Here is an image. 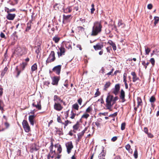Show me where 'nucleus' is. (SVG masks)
<instances>
[{"instance_id":"bf43d9fd","label":"nucleus","mask_w":159,"mask_h":159,"mask_svg":"<svg viewBox=\"0 0 159 159\" xmlns=\"http://www.w3.org/2000/svg\"><path fill=\"white\" fill-rule=\"evenodd\" d=\"M50 84V82L48 81H46L44 82V84L48 86Z\"/></svg>"},{"instance_id":"c9c22d12","label":"nucleus","mask_w":159,"mask_h":159,"mask_svg":"<svg viewBox=\"0 0 159 159\" xmlns=\"http://www.w3.org/2000/svg\"><path fill=\"white\" fill-rule=\"evenodd\" d=\"M94 5L93 4H92L91 5V7H92V8L91 9V13L92 14L93 13L94 11L95 10V9L94 8Z\"/></svg>"},{"instance_id":"774afa93","label":"nucleus","mask_w":159,"mask_h":159,"mask_svg":"<svg viewBox=\"0 0 159 159\" xmlns=\"http://www.w3.org/2000/svg\"><path fill=\"white\" fill-rule=\"evenodd\" d=\"M114 159H120V156H116L114 158Z\"/></svg>"},{"instance_id":"c756f323","label":"nucleus","mask_w":159,"mask_h":159,"mask_svg":"<svg viewBox=\"0 0 159 159\" xmlns=\"http://www.w3.org/2000/svg\"><path fill=\"white\" fill-rule=\"evenodd\" d=\"M100 93L99 91V89H97V91L96 93L95 94V97H97V96L100 95Z\"/></svg>"},{"instance_id":"c03bdc74","label":"nucleus","mask_w":159,"mask_h":159,"mask_svg":"<svg viewBox=\"0 0 159 159\" xmlns=\"http://www.w3.org/2000/svg\"><path fill=\"white\" fill-rule=\"evenodd\" d=\"M117 139V137L116 136L113 137L111 139V140L112 142L115 141Z\"/></svg>"},{"instance_id":"e2e57ef3","label":"nucleus","mask_w":159,"mask_h":159,"mask_svg":"<svg viewBox=\"0 0 159 159\" xmlns=\"http://www.w3.org/2000/svg\"><path fill=\"white\" fill-rule=\"evenodd\" d=\"M0 36L2 38H4L5 37L4 34L2 32L0 34Z\"/></svg>"},{"instance_id":"0eeeda50","label":"nucleus","mask_w":159,"mask_h":159,"mask_svg":"<svg viewBox=\"0 0 159 159\" xmlns=\"http://www.w3.org/2000/svg\"><path fill=\"white\" fill-rule=\"evenodd\" d=\"M87 128H85L84 130H83L82 132L80 133H79L77 134L78 136V139L77 140V141L78 142H80L81 141V139L82 137L84 135V133L85 132V131L87 130Z\"/></svg>"},{"instance_id":"2eb2a0df","label":"nucleus","mask_w":159,"mask_h":159,"mask_svg":"<svg viewBox=\"0 0 159 159\" xmlns=\"http://www.w3.org/2000/svg\"><path fill=\"white\" fill-rule=\"evenodd\" d=\"M137 107L140 108H141L142 107V101L141 99L139 97H138L137 98Z\"/></svg>"},{"instance_id":"0e129e2a","label":"nucleus","mask_w":159,"mask_h":159,"mask_svg":"<svg viewBox=\"0 0 159 159\" xmlns=\"http://www.w3.org/2000/svg\"><path fill=\"white\" fill-rule=\"evenodd\" d=\"M29 120L30 122L31 125H33L34 124V120Z\"/></svg>"},{"instance_id":"cd10ccee","label":"nucleus","mask_w":159,"mask_h":159,"mask_svg":"<svg viewBox=\"0 0 159 159\" xmlns=\"http://www.w3.org/2000/svg\"><path fill=\"white\" fill-rule=\"evenodd\" d=\"M150 49L149 48H145V51L146 55H148L149 53L150 52Z\"/></svg>"},{"instance_id":"4468645a","label":"nucleus","mask_w":159,"mask_h":159,"mask_svg":"<svg viewBox=\"0 0 159 159\" xmlns=\"http://www.w3.org/2000/svg\"><path fill=\"white\" fill-rule=\"evenodd\" d=\"M54 107L55 109L58 111L61 110L62 108V107L60 104L57 103H55Z\"/></svg>"},{"instance_id":"49530a36","label":"nucleus","mask_w":159,"mask_h":159,"mask_svg":"<svg viewBox=\"0 0 159 159\" xmlns=\"http://www.w3.org/2000/svg\"><path fill=\"white\" fill-rule=\"evenodd\" d=\"M31 28L30 25L29 24H28L27 26L26 30V31H28Z\"/></svg>"},{"instance_id":"58836bf2","label":"nucleus","mask_w":159,"mask_h":159,"mask_svg":"<svg viewBox=\"0 0 159 159\" xmlns=\"http://www.w3.org/2000/svg\"><path fill=\"white\" fill-rule=\"evenodd\" d=\"M155 100V98L153 96H152L150 99V101L151 102H154Z\"/></svg>"},{"instance_id":"6e6d98bb","label":"nucleus","mask_w":159,"mask_h":159,"mask_svg":"<svg viewBox=\"0 0 159 159\" xmlns=\"http://www.w3.org/2000/svg\"><path fill=\"white\" fill-rule=\"evenodd\" d=\"M95 125L98 127H100V123H99L98 121L95 122Z\"/></svg>"},{"instance_id":"c85d7f7f","label":"nucleus","mask_w":159,"mask_h":159,"mask_svg":"<svg viewBox=\"0 0 159 159\" xmlns=\"http://www.w3.org/2000/svg\"><path fill=\"white\" fill-rule=\"evenodd\" d=\"M57 151H58L59 153H60L62 151V148L61 145H59L58 148L57 149Z\"/></svg>"},{"instance_id":"f3484780","label":"nucleus","mask_w":159,"mask_h":159,"mask_svg":"<svg viewBox=\"0 0 159 159\" xmlns=\"http://www.w3.org/2000/svg\"><path fill=\"white\" fill-rule=\"evenodd\" d=\"M125 148L129 152L132 153V149L131 148V147L130 145L129 144H127L125 146Z\"/></svg>"},{"instance_id":"09e8293b","label":"nucleus","mask_w":159,"mask_h":159,"mask_svg":"<svg viewBox=\"0 0 159 159\" xmlns=\"http://www.w3.org/2000/svg\"><path fill=\"white\" fill-rule=\"evenodd\" d=\"M112 46L113 48V49L115 51L116 49V47L115 44L114 43V44H112Z\"/></svg>"},{"instance_id":"f8f14e48","label":"nucleus","mask_w":159,"mask_h":159,"mask_svg":"<svg viewBox=\"0 0 159 159\" xmlns=\"http://www.w3.org/2000/svg\"><path fill=\"white\" fill-rule=\"evenodd\" d=\"M93 48L96 50H100L103 48V45L102 44L98 43L96 45L93 46Z\"/></svg>"},{"instance_id":"7c9ffc66","label":"nucleus","mask_w":159,"mask_h":159,"mask_svg":"<svg viewBox=\"0 0 159 159\" xmlns=\"http://www.w3.org/2000/svg\"><path fill=\"white\" fill-rule=\"evenodd\" d=\"M57 133L59 135H63V134L62 129L61 130L60 129H58L57 131Z\"/></svg>"},{"instance_id":"393cba45","label":"nucleus","mask_w":159,"mask_h":159,"mask_svg":"<svg viewBox=\"0 0 159 159\" xmlns=\"http://www.w3.org/2000/svg\"><path fill=\"white\" fill-rule=\"evenodd\" d=\"M52 152H51V151H50V152L48 154V155H50V157L52 158H53L54 157V155H52V156H51V155L53 153H54V154H56V151L55 150L53 151L52 150Z\"/></svg>"},{"instance_id":"69168bd1","label":"nucleus","mask_w":159,"mask_h":159,"mask_svg":"<svg viewBox=\"0 0 159 159\" xmlns=\"http://www.w3.org/2000/svg\"><path fill=\"white\" fill-rule=\"evenodd\" d=\"M79 30H81V31H84V29L82 27H78Z\"/></svg>"},{"instance_id":"6ab92c4d","label":"nucleus","mask_w":159,"mask_h":159,"mask_svg":"<svg viewBox=\"0 0 159 159\" xmlns=\"http://www.w3.org/2000/svg\"><path fill=\"white\" fill-rule=\"evenodd\" d=\"M72 11V8L71 7H68L64 10V12L66 13H70Z\"/></svg>"},{"instance_id":"ddd939ff","label":"nucleus","mask_w":159,"mask_h":159,"mask_svg":"<svg viewBox=\"0 0 159 159\" xmlns=\"http://www.w3.org/2000/svg\"><path fill=\"white\" fill-rule=\"evenodd\" d=\"M52 84L53 85H57L59 80V79L57 77H54L52 78Z\"/></svg>"},{"instance_id":"f257e3e1","label":"nucleus","mask_w":159,"mask_h":159,"mask_svg":"<svg viewBox=\"0 0 159 159\" xmlns=\"http://www.w3.org/2000/svg\"><path fill=\"white\" fill-rule=\"evenodd\" d=\"M118 99V97H114L111 95H108L106 99V107L109 110L111 109Z\"/></svg>"},{"instance_id":"603ef678","label":"nucleus","mask_w":159,"mask_h":159,"mask_svg":"<svg viewBox=\"0 0 159 159\" xmlns=\"http://www.w3.org/2000/svg\"><path fill=\"white\" fill-rule=\"evenodd\" d=\"M82 100L81 98H80L78 100V102L79 103V104L80 105H81L82 102Z\"/></svg>"},{"instance_id":"f03ea898","label":"nucleus","mask_w":159,"mask_h":159,"mask_svg":"<svg viewBox=\"0 0 159 159\" xmlns=\"http://www.w3.org/2000/svg\"><path fill=\"white\" fill-rule=\"evenodd\" d=\"M102 26L101 23L99 22H95L92 28L91 35L96 36L101 31Z\"/></svg>"},{"instance_id":"473e14b6","label":"nucleus","mask_w":159,"mask_h":159,"mask_svg":"<svg viewBox=\"0 0 159 159\" xmlns=\"http://www.w3.org/2000/svg\"><path fill=\"white\" fill-rule=\"evenodd\" d=\"M54 146V145L53 144V142H51V145L49 147L50 151H51V152H52V149L53 148V147Z\"/></svg>"},{"instance_id":"f704fd0d","label":"nucleus","mask_w":159,"mask_h":159,"mask_svg":"<svg viewBox=\"0 0 159 159\" xmlns=\"http://www.w3.org/2000/svg\"><path fill=\"white\" fill-rule=\"evenodd\" d=\"M150 61L151 63L152 64L153 66H154L155 64V61L153 58H151L150 60Z\"/></svg>"},{"instance_id":"72a5a7b5","label":"nucleus","mask_w":159,"mask_h":159,"mask_svg":"<svg viewBox=\"0 0 159 159\" xmlns=\"http://www.w3.org/2000/svg\"><path fill=\"white\" fill-rule=\"evenodd\" d=\"M125 123H123L121 125V129L122 130H124L125 128Z\"/></svg>"},{"instance_id":"7ed1b4c3","label":"nucleus","mask_w":159,"mask_h":159,"mask_svg":"<svg viewBox=\"0 0 159 159\" xmlns=\"http://www.w3.org/2000/svg\"><path fill=\"white\" fill-rule=\"evenodd\" d=\"M15 52L18 55L20 56L22 55L25 54L26 52V49L23 47H17L15 50Z\"/></svg>"},{"instance_id":"8fccbe9b","label":"nucleus","mask_w":159,"mask_h":159,"mask_svg":"<svg viewBox=\"0 0 159 159\" xmlns=\"http://www.w3.org/2000/svg\"><path fill=\"white\" fill-rule=\"evenodd\" d=\"M75 114L74 113H72L71 114V116L70 117V118L72 119H74L75 118Z\"/></svg>"},{"instance_id":"a211bd4d","label":"nucleus","mask_w":159,"mask_h":159,"mask_svg":"<svg viewBox=\"0 0 159 159\" xmlns=\"http://www.w3.org/2000/svg\"><path fill=\"white\" fill-rule=\"evenodd\" d=\"M37 69V65L36 63L33 64L31 67V71L32 72L36 71Z\"/></svg>"},{"instance_id":"39448f33","label":"nucleus","mask_w":159,"mask_h":159,"mask_svg":"<svg viewBox=\"0 0 159 159\" xmlns=\"http://www.w3.org/2000/svg\"><path fill=\"white\" fill-rule=\"evenodd\" d=\"M55 59V53L54 51H52L51 52L47 60V62L49 63L53 61H54Z\"/></svg>"},{"instance_id":"6e6552de","label":"nucleus","mask_w":159,"mask_h":159,"mask_svg":"<svg viewBox=\"0 0 159 159\" xmlns=\"http://www.w3.org/2000/svg\"><path fill=\"white\" fill-rule=\"evenodd\" d=\"M61 66L59 65L54 67L52 69L53 71L56 72L57 74H59L61 71Z\"/></svg>"},{"instance_id":"37998d69","label":"nucleus","mask_w":159,"mask_h":159,"mask_svg":"<svg viewBox=\"0 0 159 159\" xmlns=\"http://www.w3.org/2000/svg\"><path fill=\"white\" fill-rule=\"evenodd\" d=\"M143 130H144V132L146 134H147L149 132H148V129L147 128V127H144V129H143Z\"/></svg>"},{"instance_id":"bb28decb","label":"nucleus","mask_w":159,"mask_h":159,"mask_svg":"<svg viewBox=\"0 0 159 159\" xmlns=\"http://www.w3.org/2000/svg\"><path fill=\"white\" fill-rule=\"evenodd\" d=\"M79 107V106L77 103H75L72 105V108L77 110H78Z\"/></svg>"},{"instance_id":"dca6fc26","label":"nucleus","mask_w":159,"mask_h":159,"mask_svg":"<svg viewBox=\"0 0 159 159\" xmlns=\"http://www.w3.org/2000/svg\"><path fill=\"white\" fill-rule=\"evenodd\" d=\"M57 121L58 122L61 123L62 124L64 125V128H65L68 125V124H70L71 123V122L69 121H68V120H66L64 122H61V120H57Z\"/></svg>"},{"instance_id":"5701e85b","label":"nucleus","mask_w":159,"mask_h":159,"mask_svg":"<svg viewBox=\"0 0 159 159\" xmlns=\"http://www.w3.org/2000/svg\"><path fill=\"white\" fill-rule=\"evenodd\" d=\"M110 85H111V83L110 82L108 81V82H107L106 83V84L104 85V89H106L107 88H108L110 86Z\"/></svg>"},{"instance_id":"a19ab883","label":"nucleus","mask_w":159,"mask_h":159,"mask_svg":"<svg viewBox=\"0 0 159 159\" xmlns=\"http://www.w3.org/2000/svg\"><path fill=\"white\" fill-rule=\"evenodd\" d=\"M105 154L104 152V150H103L102 151V152L98 156H101L103 157H104L105 156Z\"/></svg>"},{"instance_id":"e433bc0d","label":"nucleus","mask_w":159,"mask_h":159,"mask_svg":"<svg viewBox=\"0 0 159 159\" xmlns=\"http://www.w3.org/2000/svg\"><path fill=\"white\" fill-rule=\"evenodd\" d=\"M89 116V115L87 113H85L82 116V118H83L87 119Z\"/></svg>"},{"instance_id":"a878e982","label":"nucleus","mask_w":159,"mask_h":159,"mask_svg":"<svg viewBox=\"0 0 159 159\" xmlns=\"http://www.w3.org/2000/svg\"><path fill=\"white\" fill-rule=\"evenodd\" d=\"M60 38L57 37H54L53 39V40L54 41L55 43H57L60 40Z\"/></svg>"},{"instance_id":"4be33fe9","label":"nucleus","mask_w":159,"mask_h":159,"mask_svg":"<svg viewBox=\"0 0 159 159\" xmlns=\"http://www.w3.org/2000/svg\"><path fill=\"white\" fill-rule=\"evenodd\" d=\"M125 92L122 89L121 90L120 98L121 99H122L123 100L124 99V98H125Z\"/></svg>"},{"instance_id":"79ce46f5","label":"nucleus","mask_w":159,"mask_h":159,"mask_svg":"<svg viewBox=\"0 0 159 159\" xmlns=\"http://www.w3.org/2000/svg\"><path fill=\"white\" fill-rule=\"evenodd\" d=\"M92 110V108L91 107H89L88 108H87L86 110V111L88 112H89L91 111Z\"/></svg>"},{"instance_id":"052dcab7","label":"nucleus","mask_w":159,"mask_h":159,"mask_svg":"<svg viewBox=\"0 0 159 159\" xmlns=\"http://www.w3.org/2000/svg\"><path fill=\"white\" fill-rule=\"evenodd\" d=\"M34 115H30L29 117V119H33L34 118Z\"/></svg>"},{"instance_id":"4d7b16f0","label":"nucleus","mask_w":159,"mask_h":159,"mask_svg":"<svg viewBox=\"0 0 159 159\" xmlns=\"http://www.w3.org/2000/svg\"><path fill=\"white\" fill-rule=\"evenodd\" d=\"M3 89L1 87H0V96H1L2 95L3 93Z\"/></svg>"},{"instance_id":"13d9d810","label":"nucleus","mask_w":159,"mask_h":159,"mask_svg":"<svg viewBox=\"0 0 159 159\" xmlns=\"http://www.w3.org/2000/svg\"><path fill=\"white\" fill-rule=\"evenodd\" d=\"M68 134L71 136H72L73 135V133L72 130H71L69 132Z\"/></svg>"},{"instance_id":"aec40b11","label":"nucleus","mask_w":159,"mask_h":159,"mask_svg":"<svg viewBox=\"0 0 159 159\" xmlns=\"http://www.w3.org/2000/svg\"><path fill=\"white\" fill-rule=\"evenodd\" d=\"M79 127V122H77L76 124L73 126V128L75 130H77Z\"/></svg>"},{"instance_id":"9d476101","label":"nucleus","mask_w":159,"mask_h":159,"mask_svg":"<svg viewBox=\"0 0 159 159\" xmlns=\"http://www.w3.org/2000/svg\"><path fill=\"white\" fill-rule=\"evenodd\" d=\"M15 16L16 14H12L9 13H8V14L6 16V18L8 20H12L14 19Z\"/></svg>"},{"instance_id":"5fc2aeb1","label":"nucleus","mask_w":159,"mask_h":159,"mask_svg":"<svg viewBox=\"0 0 159 159\" xmlns=\"http://www.w3.org/2000/svg\"><path fill=\"white\" fill-rule=\"evenodd\" d=\"M133 81L134 82H135L138 79H137V78L136 76H135L133 77Z\"/></svg>"},{"instance_id":"423d86ee","label":"nucleus","mask_w":159,"mask_h":159,"mask_svg":"<svg viewBox=\"0 0 159 159\" xmlns=\"http://www.w3.org/2000/svg\"><path fill=\"white\" fill-rule=\"evenodd\" d=\"M67 152L68 154L70 153L71 149L73 148V146L71 141L68 142L66 144Z\"/></svg>"},{"instance_id":"de8ad7c7","label":"nucleus","mask_w":159,"mask_h":159,"mask_svg":"<svg viewBox=\"0 0 159 159\" xmlns=\"http://www.w3.org/2000/svg\"><path fill=\"white\" fill-rule=\"evenodd\" d=\"M148 8L149 9H151L152 8V6L151 4H149L147 6Z\"/></svg>"},{"instance_id":"412c9836","label":"nucleus","mask_w":159,"mask_h":159,"mask_svg":"<svg viewBox=\"0 0 159 159\" xmlns=\"http://www.w3.org/2000/svg\"><path fill=\"white\" fill-rule=\"evenodd\" d=\"M33 105L34 107H36L39 110L41 109V106L40 103H38L37 104H35L34 103H33Z\"/></svg>"},{"instance_id":"338daca9","label":"nucleus","mask_w":159,"mask_h":159,"mask_svg":"<svg viewBox=\"0 0 159 159\" xmlns=\"http://www.w3.org/2000/svg\"><path fill=\"white\" fill-rule=\"evenodd\" d=\"M98 159H105V157H103L102 156H98Z\"/></svg>"},{"instance_id":"4c0bfd02","label":"nucleus","mask_w":159,"mask_h":159,"mask_svg":"<svg viewBox=\"0 0 159 159\" xmlns=\"http://www.w3.org/2000/svg\"><path fill=\"white\" fill-rule=\"evenodd\" d=\"M4 124L6 129L8 128L10 126V124L7 121Z\"/></svg>"},{"instance_id":"3c124183","label":"nucleus","mask_w":159,"mask_h":159,"mask_svg":"<svg viewBox=\"0 0 159 159\" xmlns=\"http://www.w3.org/2000/svg\"><path fill=\"white\" fill-rule=\"evenodd\" d=\"M15 10V9H12L8 10L7 12L8 13H10V12L14 11Z\"/></svg>"},{"instance_id":"2f4dec72","label":"nucleus","mask_w":159,"mask_h":159,"mask_svg":"<svg viewBox=\"0 0 159 159\" xmlns=\"http://www.w3.org/2000/svg\"><path fill=\"white\" fill-rule=\"evenodd\" d=\"M134 156L135 158L136 159L138 158V151L136 149L134 151Z\"/></svg>"},{"instance_id":"20e7f679","label":"nucleus","mask_w":159,"mask_h":159,"mask_svg":"<svg viewBox=\"0 0 159 159\" xmlns=\"http://www.w3.org/2000/svg\"><path fill=\"white\" fill-rule=\"evenodd\" d=\"M22 126L25 131L27 133L30 131V128L26 120H23L22 122Z\"/></svg>"},{"instance_id":"ea45409f","label":"nucleus","mask_w":159,"mask_h":159,"mask_svg":"<svg viewBox=\"0 0 159 159\" xmlns=\"http://www.w3.org/2000/svg\"><path fill=\"white\" fill-rule=\"evenodd\" d=\"M147 134L148 137L150 138H152L154 137L153 135L150 133H148Z\"/></svg>"},{"instance_id":"680f3d73","label":"nucleus","mask_w":159,"mask_h":159,"mask_svg":"<svg viewBox=\"0 0 159 159\" xmlns=\"http://www.w3.org/2000/svg\"><path fill=\"white\" fill-rule=\"evenodd\" d=\"M80 21H81V22L83 23L85 22V20L84 19L81 18L80 19Z\"/></svg>"},{"instance_id":"b1692460","label":"nucleus","mask_w":159,"mask_h":159,"mask_svg":"<svg viewBox=\"0 0 159 159\" xmlns=\"http://www.w3.org/2000/svg\"><path fill=\"white\" fill-rule=\"evenodd\" d=\"M154 24L155 25H156L158 23L159 21V17L157 16H155L154 17Z\"/></svg>"},{"instance_id":"a18cd8bd","label":"nucleus","mask_w":159,"mask_h":159,"mask_svg":"<svg viewBox=\"0 0 159 159\" xmlns=\"http://www.w3.org/2000/svg\"><path fill=\"white\" fill-rule=\"evenodd\" d=\"M117 115V114L116 113H115L112 115H111L110 116V117H112L113 118H114V119H115V117H116V115Z\"/></svg>"},{"instance_id":"864d4df0","label":"nucleus","mask_w":159,"mask_h":159,"mask_svg":"<svg viewBox=\"0 0 159 159\" xmlns=\"http://www.w3.org/2000/svg\"><path fill=\"white\" fill-rule=\"evenodd\" d=\"M122 25H123V24L122 23L121 21H120L118 22V25L119 26H120Z\"/></svg>"},{"instance_id":"1a4fd4ad","label":"nucleus","mask_w":159,"mask_h":159,"mask_svg":"<svg viewBox=\"0 0 159 159\" xmlns=\"http://www.w3.org/2000/svg\"><path fill=\"white\" fill-rule=\"evenodd\" d=\"M60 52H58L57 54L59 57L61 56L62 55H64L65 52V49L63 47H61L59 48Z\"/></svg>"},{"instance_id":"9b49d317","label":"nucleus","mask_w":159,"mask_h":159,"mask_svg":"<svg viewBox=\"0 0 159 159\" xmlns=\"http://www.w3.org/2000/svg\"><path fill=\"white\" fill-rule=\"evenodd\" d=\"M120 86L118 84H116L115 86V88L113 91V93L115 95H116L120 90Z\"/></svg>"}]
</instances>
